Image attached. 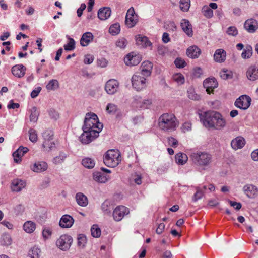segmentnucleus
Returning <instances> with one entry per match:
<instances>
[{
  "instance_id": "20e7f679",
  "label": "nucleus",
  "mask_w": 258,
  "mask_h": 258,
  "mask_svg": "<svg viewBox=\"0 0 258 258\" xmlns=\"http://www.w3.org/2000/svg\"><path fill=\"white\" fill-rule=\"evenodd\" d=\"M103 128V124L99 122L97 115L92 112L86 114L83 130L96 131L99 133Z\"/></svg>"
},
{
  "instance_id": "412c9836",
  "label": "nucleus",
  "mask_w": 258,
  "mask_h": 258,
  "mask_svg": "<svg viewBox=\"0 0 258 258\" xmlns=\"http://www.w3.org/2000/svg\"><path fill=\"white\" fill-rule=\"evenodd\" d=\"M244 26L248 32L254 33L258 28V24L256 20L250 19L245 21Z\"/></svg>"
},
{
  "instance_id": "7ed1b4c3",
  "label": "nucleus",
  "mask_w": 258,
  "mask_h": 258,
  "mask_svg": "<svg viewBox=\"0 0 258 258\" xmlns=\"http://www.w3.org/2000/svg\"><path fill=\"white\" fill-rule=\"evenodd\" d=\"M190 158L195 165L205 169L210 165L212 156L208 152L198 151L191 153Z\"/></svg>"
},
{
  "instance_id": "0e129e2a",
  "label": "nucleus",
  "mask_w": 258,
  "mask_h": 258,
  "mask_svg": "<svg viewBox=\"0 0 258 258\" xmlns=\"http://www.w3.org/2000/svg\"><path fill=\"white\" fill-rule=\"evenodd\" d=\"M48 114L49 117L54 120H57L59 117L58 112L53 109H50L48 110Z\"/></svg>"
},
{
  "instance_id": "2eb2a0df",
  "label": "nucleus",
  "mask_w": 258,
  "mask_h": 258,
  "mask_svg": "<svg viewBox=\"0 0 258 258\" xmlns=\"http://www.w3.org/2000/svg\"><path fill=\"white\" fill-rule=\"evenodd\" d=\"M246 77L248 80L254 81L258 79V66L255 64H251L247 69Z\"/></svg>"
},
{
  "instance_id": "e2e57ef3",
  "label": "nucleus",
  "mask_w": 258,
  "mask_h": 258,
  "mask_svg": "<svg viewBox=\"0 0 258 258\" xmlns=\"http://www.w3.org/2000/svg\"><path fill=\"white\" fill-rule=\"evenodd\" d=\"M174 63L178 68H183L186 64V62L181 58H177L174 61Z\"/></svg>"
},
{
  "instance_id": "aec40b11",
  "label": "nucleus",
  "mask_w": 258,
  "mask_h": 258,
  "mask_svg": "<svg viewBox=\"0 0 258 258\" xmlns=\"http://www.w3.org/2000/svg\"><path fill=\"white\" fill-rule=\"evenodd\" d=\"M152 68V63L149 61H145L142 63L140 73L145 77H149L151 74Z\"/></svg>"
},
{
  "instance_id": "f257e3e1",
  "label": "nucleus",
  "mask_w": 258,
  "mask_h": 258,
  "mask_svg": "<svg viewBox=\"0 0 258 258\" xmlns=\"http://www.w3.org/2000/svg\"><path fill=\"white\" fill-rule=\"evenodd\" d=\"M201 121L208 128L220 130L226 125L222 115L214 111H208L199 114Z\"/></svg>"
},
{
  "instance_id": "680f3d73",
  "label": "nucleus",
  "mask_w": 258,
  "mask_h": 258,
  "mask_svg": "<svg viewBox=\"0 0 258 258\" xmlns=\"http://www.w3.org/2000/svg\"><path fill=\"white\" fill-rule=\"evenodd\" d=\"M13 156L14 157V160L15 162L17 163H20L22 161V157L23 156L22 152H18L17 154L16 151H15L13 154Z\"/></svg>"
},
{
  "instance_id": "774afa93",
  "label": "nucleus",
  "mask_w": 258,
  "mask_h": 258,
  "mask_svg": "<svg viewBox=\"0 0 258 258\" xmlns=\"http://www.w3.org/2000/svg\"><path fill=\"white\" fill-rule=\"evenodd\" d=\"M227 33L229 35L236 36L238 34V30L234 26H230L228 28Z\"/></svg>"
},
{
  "instance_id": "393cba45",
  "label": "nucleus",
  "mask_w": 258,
  "mask_h": 258,
  "mask_svg": "<svg viewBox=\"0 0 258 258\" xmlns=\"http://www.w3.org/2000/svg\"><path fill=\"white\" fill-rule=\"evenodd\" d=\"M181 27L186 34L191 37L193 35L192 25L187 19H182L180 23Z\"/></svg>"
},
{
  "instance_id": "a19ab883",
  "label": "nucleus",
  "mask_w": 258,
  "mask_h": 258,
  "mask_svg": "<svg viewBox=\"0 0 258 258\" xmlns=\"http://www.w3.org/2000/svg\"><path fill=\"white\" fill-rule=\"evenodd\" d=\"M202 12L204 16L207 18H212L213 16V10L207 5H205L203 7Z\"/></svg>"
},
{
  "instance_id": "5701e85b",
  "label": "nucleus",
  "mask_w": 258,
  "mask_h": 258,
  "mask_svg": "<svg viewBox=\"0 0 258 258\" xmlns=\"http://www.w3.org/2000/svg\"><path fill=\"white\" fill-rule=\"evenodd\" d=\"M201 53V49L196 45L191 46L186 50V54L190 58H197Z\"/></svg>"
},
{
  "instance_id": "de8ad7c7",
  "label": "nucleus",
  "mask_w": 258,
  "mask_h": 258,
  "mask_svg": "<svg viewBox=\"0 0 258 258\" xmlns=\"http://www.w3.org/2000/svg\"><path fill=\"white\" fill-rule=\"evenodd\" d=\"M188 97L189 99L193 100H199L200 99V96L197 94L192 88H189L187 90Z\"/></svg>"
},
{
  "instance_id": "f03ea898",
  "label": "nucleus",
  "mask_w": 258,
  "mask_h": 258,
  "mask_svg": "<svg viewBox=\"0 0 258 258\" xmlns=\"http://www.w3.org/2000/svg\"><path fill=\"white\" fill-rule=\"evenodd\" d=\"M158 126L160 130L164 132H171L178 126V122L173 114L166 113L159 118Z\"/></svg>"
},
{
  "instance_id": "c03bdc74",
  "label": "nucleus",
  "mask_w": 258,
  "mask_h": 258,
  "mask_svg": "<svg viewBox=\"0 0 258 258\" xmlns=\"http://www.w3.org/2000/svg\"><path fill=\"white\" fill-rule=\"evenodd\" d=\"M220 75L221 78L226 80L228 79H231L233 77L232 72L231 71L223 69L220 72Z\"/></svg>"
},
{
  "instance_id": "6e6552de",
  "label": "nucleus",
  "mask_w": 258,
  "mask_h": 258,
  "mask_svg": "<svg viewBox=\"0 0 258 258\" xmlns=\"http://www.w3.org/2000/svg\"><path fill=\"white\" fill-rule=\"evenodd\" d=\"M73 242V239L70 235L64 234L60 236L56 241L57 246L62 250L69 249Z\"/></svg>"
},
{
  "instance_id": "c9c22d12",
  "label": "nucleus",
  "mask_w": 258,
  "mask_h": 258,
  "mask_svg": "<svg viewBox=\"0 0 258 258\" xmlns=\"http://www.w3.org/2000/svg\"><path fill=\"white\" fill-rule=\"evenodd\" d=\"M39 115V111L36 107H33L31 109V114L30 115V120L31 122H36L38 116Z\"/></svg>"
},
{
  "instance_id": "dca6fc26",
  "label": "nucleus",
  "mask_w": 258,
  "mask_h": 258,
  "mask_svg": "<svg viewBox=\"0 0 258 258\" xmlns=\"http://www.w3.org/2000/svg\"><path fill=\"white\" fill-rule=\"evenodd\" d=\"M74 223L73 218L69 215L66 214L63 215L59 222V225L62 228H71Z\"/></svg>"
},
{
  "instance_id": "ea45409f",
  "label": "nucleus",
  "mask_w": 258,
  "mask_h": 258,
  "mask_svg": "<svg viewBox=\"0 0 258 258\" xmlns=\"http://www.w3.org/2000/svg\"><path fill=\"white\" fill-rule=\"evenodd\" d=\"M52 235V229L51 228L46 226L43 228L42 236L45 240L49 239Z\"/></svg>"
},
{
  "instance_id": "bb28decb",
  "label": "nucleus",
  "mask_w": 258,
  "mask_h": 258,
  "mask_svg": "<svg viewBox=\"0 0 258 258\" xmlns=\"http://www.w3.org/2000/svg\"><path fill=\"white\" fill-rule=\"evenodd\" d=\"M226 57V51L223 49H217L214 54V59L217 62L221 63L224 62Z\"/></svg>"
},
{
  "instance_id": "7c9ffc66",
  "label": "nucleus",
  "mask_w": 258,
  "mask_h": 258,
  "mask_svg": "<svg viewBox=\"0 0 258 258\" xmlns=\"http://www.w3.org/2000/svg\"><path fill=\"white\" fill-rule=\"evenodd\" d=\"M75 198L77 204L80 206L86 207L88 204V198L81 192L77 193Z\"/></svg>"
},
{
  "instance_id": "e433bc0d",
  "label": "nucleus",
  "mask_w": 258,
  "mask_h": 258,
  "mask_svg": "<svg viewBox=\"0 0 258 258\" xmlns=\"http://www.w3.org/2000/svg\"><path fill=\"white\" fill-rule=\"evenodd\" d=\"M112 208V204L109 201L106 200L102 204L101 209L105 214H110Z\"/></svg>"
},
{
  "instance_id": "a211bd4d",
  "label": "nucleus",
  "mask_w": 258,
  "mask_h": 258,
  "mask_svg": "<svg viewBox=\"0 0 258 258\" xmlns=\"http://www.w3.org/2000/svg\"><path fill=\"white\" fill-rule=\"evenodd\" d=\"M203 86L208 94H210L214 88L218 87V82L214 78H208L204 81Z\"/></svg>"
},
{
  "instance_id": "13d9d810",
  "label": "nucleus",
  "mask_w": 258,
  "mask_h": 258,
  "mask_svg": "<svg viewBox=\"0 0 258 258\" xmlns=\"http://www.w3.org/2000/svg\"><path fill=\"white\" fill-rule=\"evenodd\" d=\"M117 110V107L113 103H109L106 107V111L109 114H114Z\"/></svg>"
},
{
  "instance_id": "3c124183",
  "label": "nucleus",
  "mask_w": 258,
  "mask_h": 258,
  "mask_svg": "<svg viewBox=\"0 0 258 258\" xmlns=\"http://www.w3.org/2000/svg\"><path fill=\"white\" fill-rule=\"evenodd\" d=\"M78 245L80 248H83L87 242L86 237L83 234H79L78 236Z\"/></svg>"
},
{
  "instance_id": "4d7b16f0",
  "label": "nucleus",
  "mask_w": 258,
  "mask_h": 258,
  "mask_svg": "<svg viewBox=\"0 0 258 258\" xmlns=\"http://www.w3.org/2000/svg\"><path fill=\"white\" fill-rule=\"evenodd\" d=\"M66 157L67 155L66 154L63 153H60L59 156H57L54 158L53 163H54L56 164H60L64 160Z\"/></svg>"
},
{
  "instance_id": "9d476101",
  "label": "nucleus",
  "mask_w": 258,
  "mask_h": 258,
  "mask_svg": "<svg viewBox=\"0 0 258 258\" xmlns=\"http://www.w3.org/2000/svg\"><path fill=\"white\" fill-rule=\"evenodd\" d=\"M251 101V99L249 96L242 95L236 100L234 105L237 108L242 110H246L250 106Z\"/></svg>"
},
{
  "instance_id": "6ab92c4d",
  "label": "nucleus",
  "mask_w": 258,
  "mask_h": 258,
  "mask_svg": "<svg viewBox=\"0 0 258 258\" xmlns=\"http://www.w3.org/2000/svg\"><path fill=\"white\" fill-rule=\"evenodd\" d=\"M48 168V165L46 162L39 161L35 162L31 167V169L35 172L40 173L46 171Z\"/></svg>"
},
{
  "instance_id": "49530a36",
  "label": "nucleus",
  "mask_w": 258,
  "mask_h": 258,
  "mask_svg": "<svg viewBox=\"0 0 258 258\" xmlns=\"http://www.w3.org/2000/svg\"><path fill=\"white\" fill-rule=\"evenodd\" d=\"M91 233L93 237L98 238L101 235V230L97 225H93L91 228Z\"/></svg>"
},
{
  "instance_id": "a878e982",
  "label": "nucleus",
  "mask_w": 258,
  "mask_h": 258,
  "mask_svg": "<svg viewBox=\"0 0 258 258\" xmlns=\"http://www.w3.org/2000/svg\"><path fill=\"white\" fill-rule=\"evenodd\" d=\"M134 100L135 101H136L137 107L142 108H147L152 104V101L151 99H147L142 100L141 97L140 96H136L135 97Z\"/></svg>"
},
{
  "instance_id": "a18cd8bd",
  "label": "nucleus",
  "mask_w": 258,
  "mask_h": 258,
  "mask_svg": "<svg viewBox=\"0 0 258 258\" xmlns=\"http://www.w3.org/2000/svg\"><path fill=\"white\" fill-rule=\"evenodd\" d=\"M41 253L40 249L33 247L29 251V254L31 258H38Z\"/></svg>"
},
{
  "instance_id": "c85d7f7f",
  "label": "nucleus",
  "mask_w": 258,
  "mask_h": 258,
  "mask_svg": "<svg viewBox=\"0 0 258 258\" xmlns=\"http://www.w3.org/2000/svg\"><path fill=\"white\" fill-rule=\"evenodd\" d=\"M111 11L110 8H100L98 12V17L101 20H105L110 17Z\"/></svg>"
},
{
  "instance_id": "864d4df0",
  "label": "nucleus",
  "mask_w": 258,
  "mask_h": 258,
  "mask_svg": "<svg viewBox=\"0 0 258 258\" xmlns=\"http://www.w3.org/2000/svg\"><path fill=\"white\" fill-rule=\"evenodd\" d=\"M51 140L44 141L43 143L42 146L46 151H50L55 146V144L51 141Z\"/></svg>"
},
{
  "instance_id": "5fc2aeb1",
  "label": "nucleus",
  "mask_w": 258,
  "mask_h": 258,
  "mask_svg": "<svg viewBox=\"0 0 258 258\" xmlns=\"http://www.w3.org/2000/svg\"><path fill=\"white\" fill-rule=\"evenodd\" d=\"M127 44V41L126 39L124 38H121L118 39L116 42V46L121 48L124 49L125 48Z\"/></svg>"
},
{
  "instance_id": "b1692460",
  "label": "nucleus",
  "mask_w": 258,
  "mask_h": 258,
  "mask_svg": "<svg viewBox=\"0 0 258 258\" xmlns=\"http://www.w3.org/2000/svg\"><path fill=\"white\" fill-rule=\"evenodd\" d=\"M245 144V139L242 137H237L231 141V147L235 150L242 148Z\"/></svg>"
},
{
  "instance_id": "79ce46f5",
  "label": "nucleus",
  "mask_w": 258,
  "mask_h": 258,
  "mask_svg": "<svg viewBox=\"0 0 258 258\" xmlns=\"http://www.w3.org/2000/svg\"><path fill=\"white\" fill-rule=\"evenodd\" d=\"M120 31V27L119 23H115L112 25L109 29V33L112 35L118 34Z\"/></svg>"
},
{
  "instance_id": "603ef678",
  "label": "nucleus",
  "mask_w": 258,
  "mask_h": 258,
  "mask_svg": "<svg viewBox=\"0 0 258 258\" xmlns=\"http://www.w3.org/2000/svg\"><path fill=\"white\" fill-rule=\"evenodd\" d=\"M69 42L64 45V48L66 51H71L75 49V42L72 38H69Z\"/></svg>"
},
{
  "instance_id": "4c0bfd02",
  "label": "nucleus",
  "mask_w": 258,
  "mask_h": 258,
  "mask_svg": "<svg viewBox=\"0 0 258 258\" xmlns=\"http://www.w3.org/2000/svg\"><path fill=\"white\" fill-rule=\"evenodd\" d=\"M59 86L58 81L56 79H52L48 82L46 86V88L48 91H53L57 89Z\"/></svg>"
},
{
  "instance_id": "ddd939ff",
  "label": "nucleus",
  "mask_w": 258,
  "mask_h": 258,
  "mask_svg": "<svg viewBox=\"0 0 258 258\" xmlns=\"http://www.w3.org/2000/svg\"><path fill=\"white\" fill-rule=\"evenodd\" d=\"M119 83L115 79H110L105 84V90L106 92L110 95L116 93L119 89Z\"/></svg>"
},
{
  "instance_id": "f704fd0d",
  "label": "nucleus",
  "mask_w": 258,
  "mask_h": 258,
  "mask_svg": "<svg viewBox=\"0 0 258 258\" xmlns=\"http://www.w3.org/2000/svg\"><path fill=\"white\" fill-rule=\"evenodd\" d=\"M175 160L178 164L183 165L187 161L188 157L185 154L179 153L176 155Z\"/></svg>"
},
{
  "instance_id": "473e14b6",
  "label": "nucleus",
  "mask_w": 258,
  "mask_h": 258,
  "mask_svg": "<svg viewBox=\"0 0 258 258\" xmlns=\"http://www.w3.org/2000/svg\"><path fill=\"white\" fill-rule=\"evenodd\" d=\"M136 41L138 44H141L144 47H148L152 45L151 42L146 36H142L139 35L137 36Z\"/></svg>"
},
{
  "instance_id": "4be33fe9",
  "label": "nucleus",
  "mask_w": 258,
  "mask_h": 258,
  "mask_svg": "<svg viewBox=\"0 0 258 258\" xmlns=\"http://www.w3.org/2000/svg\"><path fill=\"white\" fill-rule=\"evenodd\" d=\"M26 68L23 64H17L14 66L12 68V73L18 78H22L25 74Z\"/></svg>"
},
{
  "instance_id": "72a5a7b5",
  "label": "nucleus",
  "mask_w": 258,
  "mask_h": 258,
  "mask_svg": "<svg viewBox=\"0 0 258 258\" xmlns=\"http://www.w3.org/2000/svg\"><path fill=\"white\" fill-rule=\"evenodd\" d=\"M252 47L250 45H247L243 49L241 53V57L243 59H249L252 56Z\"/></svg>"
},
{
  "instance_id": "2f4dec72",
  "label": "nucleus",
  "mask_w": 258,
  "mask_h": 258,
  "mask_svg": "<svg viewBox=\"0 0 258 258\" xmlns=\"http://www.w3.org/2000/svg\"><path fill=\"white\" fill-rule=\"evenodd\" d=\"M35 229V223L31 221H26L23 225L24 230L28 233H31L33 232Z\"/></svg>"
},
{
  "instance_id": "f8f14e48",
  "label": "nucleus",
  "mask_w": 258,
  "mask_h": 258,
  "mask_svg": "<svg viewBox=\"0 0 258 258\" xmlns=\"http://www.w3.org/2000/svg\"><path fill=\"white\" fill-rule=\"evenodd\" d=\"M243 191L249 199H255L258 197V187L252 184H246L243 187Z\"/></svg>"
},
{
  "instance_id": "338daca9",
  "label": "nucleus",
  "mask_w": 258,
  "mask_h": 258,
  "mask_svg": "<svg viewBox=\"0 0 258 258\" xmlns=\"http://www.w3.org/2000/svg\"><path fill=\"white\" fill-rule=\"evenodd\" d=\"M11 238L9 235H4L2 238L1 243L3 245H9L11 243Z\"/></svg>"
},
{
  "instance_id": "9b49d317",
  "label": "nucleus",
  "mask_w": 258,
  "mask_h": 258,
  "mask_svg": "<svg viewBox=\"0 0 258 258\" xmlns=\"http://www.w3.org/2000/svg\"><path fill=\"white\" fill-rule=\"evenodd\" d=\"M128 208L124 206H119L115 208L113 212V219L117 222L121 221L125 215L129 214Z\"/></svg>"
},
{
  "instance_id": "39448f33",
  "label": "nucleus",
  "mask_w": 258,
  "mask_h": 258,
  "mask_svg": "<svg viewBox=\"0 0 258 258\" xmlns=\"http://www.w3.org/2000/svg\"><path fill=\"white\" fill-rule=\"evenodd\" d=\"M103 161L108 167H116L121 161V157L119 151L113 149L107 151L103 158Z\"/></svg>"
},
{
  "instance_id": "58836bf2",
  "label": "nucleus",
  "mask_w": 258,
  "mask_h": 258,
  "mask_svg": "<svg viewBox=\"0 0 258 258\" xmlns=\"http://www.w3.org/2000/svg\"><path fill=\"white\" fill-rule=\"evenodd\" d=\"M82 164L85 167L90 169L94 167L95 162L93 159L88 157L82 160Z\"/></svg>"
},
{
  "instance_id": "c756f323",
  "label": "nucleus",
  "mask_w": 258,
  "mask_h": 258,
  "mask_svg": "<svg viewBox=\"0 0 258 258\" xmlns=\"http://www.w3.org/2000/svg\"><path fill=\"white\" fill-rule=\"evenodd\" d=\"M93 178L95 181L101 183L106 182L109 178L108 176L99 171L94 172L93 174Z\"/></svg>"
},
{
  "instance_id": "cd10ccee",
  "label": "nucleus",
  "mask_w": 258,
  "mask_h": 258,
  "mask_svg": "<svg viewBox=\"0 0 258 258\" xmlns=\"http://www.w3.org/2000/svg\"><path fill=\"white\" fill-rule=\"evenodd\" d=\"M94 38L92 33L87 32L84 33L80 39V44L81 46L85 47L89 45V44L93 40Z\"/></svg>"
},
{
  "instance_id": "69168bd1",
  "label": "nucleus",
  "mask_w": 258,
  "mask_h": 258,
  "mask_svg": "<svg viewBox=\"0 0 258 258\" xmlns=\"http://www.w3.org/2000/svg\"><path fill=\"white\" fill-rule=\"evenodd\" d=\"M166 29L169 31L174 32L177 29V27L175 23L173 21L169 22L166 25Z\"/></svg>"
},
{
  "instance_id": "052dcab7",
  "label": "nucleus",
  "mask_w": 258,
  "mask_h": 258,
  "mask_svg": "<svg viewBox=\"0 0 258 258\" xmlns=\"http://www.w3.org/2000/svg\"><path fill=\"white\" fill-rule=\"evenodd\" d=\"M42 136L44 141L52 140L53 139V133L51 130H46L43 133Z\"/></svg>"
},
{
  "instance_id": "37998d69",
  "label": "nucleus",
  "mask_w": 258,
  "mask_h": 258,
  "mask_svg": "<svg viewBox=\"0 0 258 258\" xmlns=\"http://www.w3.org/2000/svg\"><path fill=\"white\" fill-rule=\"evenodd\" d=\"M190 6V0H180V8L183 12H187Z\"/></svg>"
},
{
  "instance_id": "4468645a",
  "label": "nucleus",
  "mask_w": 258,
  "mask_h": 258,
  "mask_svg": "<svg viewBox=\"0 0 258 258\" xmlns=\"http://www.w3.org/2000/svg\"><path fill=\"white\" fill-rule=\"evenodd\" d=\"M141 61V57L138 54L131 52L127 54L124 59V63L130 66H134L138 64Z\"/></svg>"
},
{
  "instance_id": "8fccbe9b",
  "label": "nucleus",
  "mask_w": 258,
  "mask_h": 258,
  "mask_svg": "<svg viewBox=\"0 0 258 258\" xmlns=\"http://www.w3.org/2000/svg\"><path fill=\"white\" fill-rule=\"evenodd\" d=\"M173 79L178 84H183L184 83V77L180 73H177L173 75Z\"/></svg>"
},
{
  "instance_id": "bf43d9fd",
  "label": "nucleus",
  "mask_w": 258,
  "mask_h": 258,
  "mask_svg": "<svg viewBox=\"0 0 258 258\" xmlns=\"http://www.w3.org/2000/svg\"><path fill=\"white\" fill-rule=\"evenodd\" d=\"M25 210L24 206L22 204H18L14 208V212L16 215L21 214Z\"/></svg>"
},
{
  "instance_id": "423d86ee",
  "label": "nucleus",
  "mask_w": 258,
  "mask_h": 258,
  "mask_svg": "<svg viewBox=\"0 0 258 258\" xmlns=\"http://www.w3.org/2000/svg\"><path fill=\"white\" fill-rule=\"evenodd\" d=\"M146 77L139 73L133 75L132 77V86L137 91H140L146 87Z\"/></svg>"
},
{
  "instance_id": "0eeeda50",
  "label": "nucleus",
  "mask_w": 258,
  "mask_h": 258,
  "mask_svg": "<svg viewBox=\"0 0 258 258\" xmlns=\"http://www.w3.org/2000/svg\"><path fill=\"white\" fill-rule=\"evenodd\" d=\"M83 133L80 136V141L82 144H88L99 136L97 131L83 130Z\"/></svg>"
},
{
  "instance_id": "09e8293b",
  "label": "nucleus",
  "mask_w": 258,
  "mask_h": 258,
  "mask_svg": "<svg viewBox=\"0 0 258 258\" xmlns=\"http://www.w3.org/2000/svg\"><path fill=\"white\" fill-rule=\"evenodd\" d=\"M196 189V192L194 194L192 197V201L195 202L197 201L198 200L201 199L204 195V192L201 188L197 187Z\"/></svg>"
},
{
  "instance_id": "1a4fd4ad",
  "label": "nucleus",
  "mask_w": 258,
  "mask_h": 258,
  "mask_svg": "<svg viewBox=\"0 0 258 258\" xmlns=\"http://www.w3.org/2000/svg\"><path fill=\"white\" fill-rule=\"evenodd\" d=\"M138 17L136 14L133 7H131L127 11L125 16V24L128 28H132L137 24Z\"/></svg>"
},
{
  "instance_id": "6e6d98bb",
  "label": "nucleus",
  "mask_w": 258,
  "mask_h": 258,
  "mask_svg": "<svg viewBox=\"0 0 258 258\" xmlns=\"http://www.w3.org/2000/svg\"><path fill=\"white\" fill-rule=\"evenodd\" d=\"M29 139L33 143L36 142L38 140L37 134L36 131L33 128H31L29 131Z\"/></svg>"
},
{
  "instance_id": "f3484780",
  "label": "nucleus",
  "mask_w": 258,
  "mask_h": 258,
  "mask_svg": "<svg viewBox=\"0 0 258 258\" xmlns=\"http://www.w3.org/2000/svg\"><path fill=\"white\" fill-rule=\"evenodd\" d=\"M26 183L25 180L20 179H14L11 185V189L13 192H20L26 187Z\"/></svg>"
}]
</instances>
